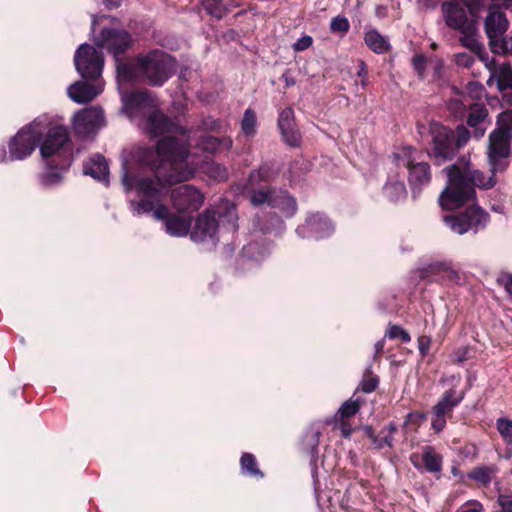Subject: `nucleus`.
<instances>
[{
	"label": "nucleus",
	"mask_w": 512,
	"mask_h": 512,
	"mask_svg": "<svg viewBox=\"0 0 512 512\" xmlns=\"http://www.w3.org/2000/svg\"><path fill=\"white\" fill-rule=\"evenodd\" d=\"M364 43L376 54H385L391 50V44L388 39L375 28L365 32Z\"/></svg>",
	"instance_id": "obj_29"
},
{
	"label": "nucleus",
	"mask_w": 512,
	"mask_h": 512,
	"mask_svg": "<svg viewBox=\"0 0 512 512\" xmlns=\"http://www.w3.org/2000/svg\"><path fill=\"white\" fill-rule=\"evenodd\" d=\"M465 5L472 15L477 14L484 6V0H465Z\"/></svg>",
	"instance_id": "obj_54"
},
{
	"label": "nucleus",
	"mask_w": 512,
	"mask_h": 512,
	"mask_svg": "<svg viewBox=\"0 0 512 512\" xmlns=\"http://www.w3.org/2000/svg\"><path fill=\"white\" fill-rule=\"evenodd\" d=\"M459 32L461 33V37L459 39L461 45L472 53L482 57L484 53V45L478 40L475 23L463 28Z\"/></svg>",
	"instance_id": "obj_28"
},
{
	"label": "nucleus",
	"mask_w": 512,
	"mask_h": 512,
	"mask_svg": "<svg viewBox=\"0 0 512 512\" xmlns=\"http://www.w3.org/2000/svg\"><path fill=\"white\" fill-rule=\"evenodd\" d=\"M201 4L206 13L217 20H221L226 13L222 0H201Z\"/></svg>",
	"instance_id": "obj_36"
},
{
	"label": "nucleus",
	"mask_w": 512,
	"mask_h": 512,
	"mask_svg": "<svg viewBox=\"0 0 512 512\" xmlns=\"http://www.w3.org/2000/svg\"><path fill=\"white\" fill-rule=\"evenodd\" d=\"M77 72L85 80L96 81L101 77L104 67V56L94 46L81 44L74 55Z\"/></svg>",
	"instance_id": "obj_12"
},
{
	"label": "nucleus",
	"mask_w": 512,
	"mask_h": 512,
	"mask_svg": "<svg viewBox=\"0 0 512 512\" xmlns=\"http://www.w3.org/2000/svg\"><path fill=\"white\" fill-rule=\"evenodd\" d=\"M441 9L445 23L451 29L460 31L474 23L468 19L465 8L458 3L445 1L442 3Z\"/></svg>",
	"instance_id": "obj_21"
},
{
	"label": "nucleus",
	"mask_w": 512,
	"mask_h": 512,
	"mask_svg": "<svg viewBox=\"0 0 512 512\" xmlns=\"http://www.w3.org/2000/svg\"><path fill=\"white\" fill-rule=\"evenodd\" d=\"M490 71V77L487 85L491 86L496 83L497 89L504 92L512 89V67L508 63L497 65L494 61L487 65Z\"/></svg>",
	"instance_id": "obj_25"
},
{
	"label": "nucleus",
	"mask_w": 512,
	"mask_h": 512,
	"mask_svg": "<svg viewBox=\"0 0 512 512\" xmlns=\"http://www.w3.org/2000/svg\"><path fill=\"white\" fill-rule=\"evenodd\" d=\"M418 349L422 357H425L428 355L430 351V347L432 344V339L430 336L427 335H421L418 337Z\"/></svg>",
	"instance_id": "obj_50"
},
{
	"label": "nucleus",
	"mask_w": 512,
	"mask_h": 512,
	"mask_svg": "<svg viewBox=\"0 0 512 512\" xmlns=\"http://www.w3.org/2000/svg\"><path fill=\"white\" fill-rule=\"evenodd\" d=\"M488 115L485 107H476L472 109L467 116V125L470 127H477L481 124Z\"/></svg>",
	"instance_id": "obj_43"
},
{
	"label": "nucleus",
	"mask_w": 512,
	"mask_h": 512,
	"mask_svg": "<svg viewBox=\"0 0 512 512\" xmlns=\"http://www.w3.org/2000/svg\"><path fill=\"white\" fill-rule=\"evenodd\" d=\"M397 430H398L397 425L393 422H390L387 426H385L380 431V434L391 435L393 437V434L396 433Z\"/></svg>",
	"instance_id": "obj_61"
},
{
	"label": "nucleus",
	"mask_w": 512,
	"mask_h": 512,
	"mask_svg": "<svg viewBox=\"0 0 512 512\" xmlns=\"http://www.w3.org/2000/svg\"><path fill=\"white\" fill-rule=\"evenodd\" d=\"M487 156H488V162H489V166H490L491 176L496 177L497 173H502L508 168V166H509L508 158L510 155H503V156L487 155Z\"/></svg>",
	"instance_id": "obj_38"
},
{
	"label": "nucleus",
	"mask_w": 512,
	"mask_h": 512,
	"mask_svg": "<svg viewBox=\"0 0 512 512\" xmlns=\"http://www.w3.org/2000/svg\"><path fill=\"white\" fill-rule=\"evenodd\" d=\"M271 175V168L268 165L261 166L258 170L252 171L249 175V183L254 185L260 181H268Z\"/></svg>",
	"instance_id": "obj_45"
},
{
	"label": "nucleus",
	"mask_w": 512,
	"mask_h": 512,
	"mask_svg": "<svg viewBox=\"0 0 512 512\" xmlns=\"http://www.w3.org/2000/svg\"><path fill=\"white\" fill-rule=\"evenodd\" d=\"M214 170H215V175L214 177L219 179V180H224L227 178V170L225 167L221 166V165H216L214 167Z\"/></svg>",
	"instance_id": "obj_59"
},
{
	"label": "nucleus",
	"mask_w": 512,
	"mask_h": 512,
	"mask_svg": "<svg viewBox=\"0 0 512 512\" xmlns=\"http://www.w3.org/2000/svg\"><path fill=\"white\" fill-rule=\"evenodd\" d=\"M240 468L242 474L256 479H263L265 476L258 467V462L255 455L249 452H244L241 455Z\"/></svg>",
	"instance_id": "obj_31"
},
{
	"label": "nucleus",
	"mask_w": 512,
	"mask_h": 512,
	"mask_svg": "<svg viewBox=\"0 0 512 512\" xmlns=\"http://www.w3.org/2000/svg\"><path fill=\"white\" fill-rule=\"evenodd\" d=\"M103 118L102 110L91 107L78 111L73 118V126L78 134H90Z\"/></svg>",
	"instance_id": "obj_22"
},
{
	"label": "nucleus",
	"mask_w": 512,
	"mask_h": 512,
	"mask_svg": "<svg viewBox=\"0 0 512 512\" xmlns=\"http://www.w3.org/2000/svg\"><path fill=\"white\" fill-rule=\"evenodd\" d=\"M256 123V113L252 108H247L241 121L242 131L248 136L254 135Z\"/></svg>",
	"instance_id": "obj_40"
},
{
	"label": "nucleus",
	"mask_w": 512,
	"mask_h": 512,
	"mask_svg": "<svg viewBox=\"0 0 512 512\" xmlns=\"http://www.w3.org/2000/svg\"><path fill=\"white\" fill-rule=\"evenodd\" d=\"M501 282L506 293L512 297V274L505 275Z\"/></svg>",
	"instance_id": "obj_56"
},
{
	"label": "nucleus",
	"mask_w": 512,
	"mask_h": 512,
	"mask_svg": "<svg viewBox=\"0 0 512 512\" xmlns=\"http://www.w3.org/2000/svg\"><path fill=\"white\" fill-rule=\"evenodd\" d=\"M394 159L399 167L408 171V183L413 197L419 195L432 180L431 166L422 160V152L412 146H403L394 153Z\"/></svg>",
	"instance_id": "obj_8"
},
{
	"label": "nucleus",
	"mask_w": 512,
	"mask_h": 512,
	"mask_svg": "<svg viewBox=\"0 0 512 512\" xmlns=\"http://www.w3.org/2000/svg\"><path fill=\"white\" fill-rule=\"evenodd\" d=\"M465 390L454 388L446 390L432 408L431 427L436 434L444 430L447 418L452 416L454 408L458 407L465 398Z\"/></svg>",
	"instance_id": "obj_13"
},
{
	"label": "nucleus",
	"mask_w": 512,
	"mask_h": 512,
	"mask_svg": "<svg viewBox=\"0 0 512 512\" xmlns=\"http://www.w3.org/2000/svg\"><path fill=\"white\" fill-rule=\"evenodd\" d=\"M426 420V414L419 411H413L406 415L404 425L409 424L419 427Z\"/></svg>",
	"instance_id": "obj_47"
},
{
	"label": "nucleus",
	"mask_w": 512,
	"mask_h": 512,
	"mask_svg": "<svg viewBox=\"0 0 512 512\" xmlns=\"http://www.w3.org/2000/svg\"><path fill=\"white\" fill-rule=\"evenodd\" d=\"M85 175L91 176L93 179L109 184V166L106 158L100 154L91 156L83 165Z\"/></svg>",
	"instance_id": "obj_26"
},
{
	"label": "nucleus",
	"mask_w": 512,
	"mask_h": 512,
	"mask_svg": "<svg viewBox=\"0 0 512 512\" xmlns=\"http://www.w3.org/2000/svg\"><path fill=\"white\" fill-rule=\"evenodd\" d=\"M281 79L285 82V87L289 88L291 86H294L296 84V80L293 76H291L290 69H287L281 76Z\"/></svg>",
	"instance_id": "obj_57"
},
{
	"label": "nucleus",
	"mask_w": 512,
	"mask_h": 512,
	"mask_svg": "<svg viewBox=\"0 0 512 512\" xmlns=\"http://www.w3.org/2000/svg\"><path fill=\"white\" fill-rule=\"evenodd\" d=\"M512 129L509 125H498L489 134L487 155H510Z\"/></svg>",
	"instance_id": "obj_20"
},
{
	"label": "nucleus",
	"mask_w": 512,
	"mask_h": 512,
	"mask_svg": "<svg viewBox=\"0 0 512 512\" xmlns=\"http://www.w3.org/2000/svg\"><path fill=\"white\" fill-rule=\"evenodd\" d=\"M420 277L428 282L446 285L457 284L461 280L459 271L448 262H435L427 265L421 270Z\"/></svg>",
	"instance_id": "obj_18"
},
{
	"label": "nucleus",
	"mask_w": 512,
	"mask_h": 512,
	"mask_svg": "<svg viewBox=\"0 0 512 512\" xmlns=\"http://www.w3.org/2000/svg\"><path fill=\"white\" fill-rule=\"evenodd\" d=\"M383 193L391 202L396 203L402 199H405L407 195V190L404 182L393 181L387 182L384 185Z\"/></svg>",
	"instance_id": "obj_34"
},
{
	"label": "nucleus",
	"mask_w": 512,
	"mask_h": 512,
	"mask_svg": "<svg viewBox=\"0 0 512 512\" xmlns=\"http://www.w3.org/2000/svg\"><path fill=\"white\" fill-rule=\"evenodd\" d=\"M187 153L185 144L172 138L161 140L158 150H145L141 161L156 167V176L137 179L135 189L140 200L131 202L138 215L153 212L154 218L164 222L171 236H186L192 224L190 216L171 213L164 204L170 186L194 176V169L186 162Z\"/></svg>",
	"instance_id": "obj_1"
},
{
	"label": "nucleus",
	"mask_w": 512,
	"mask_h": 512,
	"mask_svg": "<svg viewBox=\"0 0 512 512\" xmlns=\"http://www.w3.org/2000/svg\"><path fill=\"white\" fill-rule=\"evenodd\" d=\"M364 400L361 397H355V394L346 400L335 413L331 423L341 432L344 439H350L354 429L350 423V418L359 413Z\"/></svg>",
	"instance_id": "obj_17"
},
{
	"label": "nucleus",
	"mask_w": 512,
	"mask_h": 512,
	"mask_svg": "<svg viewBox=\"0 0 512 512\" xmlns=\"http://www.w3.org/2000/svg\"><path fill=\"white\" fill-rule=\"evenodd\" d=\"M503 43L506 46V49H503L504 51L493 52L494 54H502V55L512 54V34L509 39L507 37H505V35H504Z\"/></svg>",
	"instance_id": "obj_58"
},
{
	"label": "nucleus",
	"mask_w": 512,
	"mask_h": 512,
	"mask_svg": "<svg viewBox=\"0 0 512 512\" xmlns=\"http://www.w3.org/2000/svg\"><path fill=\"white\" fill-rule=\"evenodd\" d=\"M320 435L321 433L319 431H312L310 435H307V437L310 438L308 443L312 448L318 446Z\"/></svg>",
	"instance_id": "obj_62"
},
{
	"label": "nucleus",
	"mask_w": 512,
	"mask_h": 512,
	"mask_svg": "<svg viewBox=\"0 0 512 512\" xmlns=\"http://www.w3.org/2000/svg\"><path fill=\"white\" fill-rule=\"evenodd\" d=\"M302 228L308 229L317 238L327 237L334 230L330 219L320 212L309 213Z\"/></svg>",
	"instance_id": "obj_27"
},
{
	"label": "nucleus",
	"mask_w": 512,
	"mask_h": 512,
	"mask_svg": "<svg viewBox=\"0 0 512 512\" xmlns=\"http://www.w3.org/2000/svg\"><path fill=\"white\" fill-rule=\"evenodd\" d=\"M474 57L466 52L457 53L455 55V63L458 66L470 68L474 64Z\"/></svg>",
	"instance_id": "obj_51"
},
{
	"label": "nucleus",
	"mask_w": 512,
	"mask_h": 512,
	"mask_svg": "<svg viewBox=\"0 0 512 512\" xmlns=\"http://www.w3.org/2000/svg\"><path fill=\"white\" fill-rule=\"evenodd\" d=\"M350 29L349 20L342 15L332 18L330 22V30L332 33L346 34Z\"/></svg>",
	"instance_id": "obj_44"
},
{
	"label": "nucleus",
	"mask_w": 512,
	"mask_h": 512,
	"mask_svg": "<svg viewBox=\"0 0 512 512\" xmlns=\"http://www.w3.org/2000/svg\"><path fill=\"white\" fill-rule=\"evenodd\" d=\"M455 362L460 364L473 357V349L469 346L460 347L455 351Z\"/></svg>",
	"instance_id": "obj_49"
},
{
	"label": "nucleus",
	"mask_w": 512,
	"mask_h": 512,
	"mask_svg": "<svg viewBox=\"0 0 512 512\" xmlns=\"http://www.w3.org/2000/svg\"><path fill=\"white\" fill-rule=\"evenodd\" d=\"M222 218L227 219L233 230L237 229V208L233 203L226 202L218 211L206 209L197 216L190 232L191 239L194 242L218 241L219 220Z\"/></svg>",
	"instance_id": "obj_7"
},
{
	"label": "nucleus",
	"mask_w": 512,
	"mask_h": 512,
	"mask_svg": "<svg viewBox=\"0 0 512 512\" xmlns=\"http://www.w3.org/2000/svg\"><path fill=\"white\" fill-rule=\"evenodd\" d=\"M409 461L418 471H425L433 474L436 479H440L443 469V456L438 453L435 447L426 445L422 447V452H413L409 456Z\"/></svg>",
	"instance_id": "obj_16"
},
{
	"label": "nucleus",
	"mask_w": 512,
	"mask_h": 512,
	"mask_svg": "<svg viewBox=\"0 0 512 512\" xmlns=\"http://www.w3.org/2000/svg\"><path fill=\"white\" fill-rule=\"evenodd\" d=\"M384 346H385V341H384V339L379 340V341H377V342L375 343V345H374V348H375V355H374V358L379 357V356L383 353Z\"/></svg>",
	"instance_id": "obj_63"
},
{
	"label": "nucleus",
	"mask_w": 512,
	"mask_h": 512,
	"mask_svg": "<svg viewBox=\"0 0 512 512\" xmlns=\"http://www.w3.org/2000/svg\"><path fill=\"white\" fill-rule=\"evenodd\" d=\"M171 202L178 213H192L202 206L204 195L194 186L184 184L172 190Z\"/></svg>",
	"instance_id": "obj_15"
},
{
	"label": "nucleus",
	"mask_w": 512,
	"mask_h": 512,
	"mask_svg": "<svg viewBox=\"0 0 512 512\" xmlns=\"http://www.w3.org/2000/svg\"><path fill=\"white\" fill-rule=\"evenodd\" d=\"M447 176V183L439 196V205L444 210H455L476 198V188L488 190L493 188L496 177L471 167L470 161L463 159L442 170Z\"/></svg>",
	"instance_id": "obj_2"
},
{
	"label": "nucleus",
	"mask_w": 512,
	"mask_h": 512,
	"mask_svg": "<svg viewBox=\"0 0 512 512\" xmlns=\"http://www.w3.org/2000/svg\"><path fill=\"white\" fill-rule=\"evenodd\" d=\"M431 140L428 155L436 165L451 161L470 140L471 134L464 125H458L454 130L432 121L429 124Z\"/></svg>",
	"instance_id": "obj_4"
},
{
	"label": "nucleus",
	"mask_w": 512,
	"mask_h": 512,
	"mask_svg": "<svg viewBox=\"0 0 512 512\" xmlns=\"http://www.w3.org/2000/svg\"><path fill=\"white\" fill-rule=\"evenodd\" d=\"M371 444L374 449L381 450L384 447H393L394 437L391 435L376 434L371 440Z\"/></svg>",
	"instance_id": "obj_46"
},
{
	"label": "nucleus",
	"mask_w": 512,
	"mask_h": 512,
	"mask_svg": "<svg viewBox=\"0 0 512 512\" xmlns=\"http://www.w3.org/2000/svg\"><path fill=\"white\" fill-rule=\"evenodd\" d=\"M459 512H483V505L478 501H472L469 506L463 507Z\"/></svg>",
	"instance_id": "obj_55"
},
{
	"label": "nucleus",
	"mask_w": 512,
	"mask_h": 512,
	"mask_svg": "<svg viewBox=\"0 0 512 512\" xmlns=\"http://www.w3.org/2000/svg\"><path fill=\"white\" fill-rule=\"evenodd\" d=\"M124 107L127 112L133 114L146 109H155L156 99L147 89L134 90L123 97Z\"/></svg>",
	"instance_id": "obj_23"
},
{
	"label": "nucleus",
	"mask_w": 512,
	"mask_h": 512,
	"mask_svg": "<svg viewBox=\"0 0 512 512\" xmlns=\"http://www.w3.org/2000/svg\"><path fill=\"white\" fill-rule=\"evenodd\" d=\"M498 503L501 506V512H512V495H499Z\"/></svg>",
	"instance_id": "obj_53"
},
{
	"label": "nucleus",
	"mask_w": 512,
	"mask_h": 512,
	"mask_svg": "<svg viewBox=\"0 0 512 512\" xmlns=\"http://www.w3.org/2000/svg\"><path fill=\"white\" fill-rule=\"evenodd\" d=\"M275 191L276 190L271 187L253 190L250 198L251 203L254 206H260L263 204L271 206Z\"/></svg>",
	"instance_id": "obj_35"
},
{
	"label": "nucleus",
	"mask_w": 512,
	"mask_h": 512,
	"mask_svg": "<svg viewBox=\"0 0 512 512\" xmlns=\"http://www.w3.org/2000/svg\"><path fill=\"white\" fill-rule=\"evenodd\" d=\"M497 472V467L495 465H486V466H478L473 468L468 474L467 477L478 484L487 487L491 481L492 476Z\"/></svg>",
	"instance_id": "obj_32"
},
{
	"label": "nucleus",
	"mask_w": 512,
	"mask_h": 512,
	"mask_svg": "<svg viewBox=\"0 0 512 512\" xmlns=\"http://www.w3.org/2000/svg\"><path fill=\"white\" fill-rule=\"evenodd\" d=\"M509 28L506 14L497 5H490L484 21L485 33L489 39V47L492 52L504 51L503 36Z\"/></svg>",
	"instance_id": "obj_14"
},
{
	"label": "nucleus",
	"mask_w": 512,
	"mask_h": 512,
	"mask_svg": "<svg viewBox=\"0 0 512 512\" xmlns=\"http://www.w3.org/2000/svg\"><path fill=\"white\" fill-rule=\"evenodd\" d=\"M67 169L60 168H50L46 166V171L39 174L38 181L41 187L50 188L52 186H56L60 184L63 180V176L61 171H66Z\"/></svg>",
	"instance_id": "obj_33"
},
{
	"label": "nucleus",
	"mask_w": 512,
	"mask_h": 512,
	"mask_svg": "<svg viewBox=\"0 0 512 512\" xmlns=\"http://www.w3.org/2000/svg\"><path fill=\"white\" fill-rule=\"evenodd\" d=\"M102 92L99 84L77 81L68 88L69 97L78 104H86L94 100Z\"/></svg>",
	"instance_id": "obj_24"
},
{
	"label": "nucleus",
	"mask_w": 512,
	"mask_h": 512,
	"mask_svg": "<svg viewBox=\"0 0 512 512\" xmlns=\"http://www.w3.org/2000/svg\"><path fill=\"white\" fill-rule=\"evenodd\" d=\"M427 60L424 55H415L412 58V66L417 75L420 78L424 77V73L426 70Z\"/></svg>",
	"instance_id": "obj_48"
},
{
	"label": "nucleus",
	"mask_w": 512,
	"mask_h": 512,
	"mask_svg": "<svg viewBox=\"0 0 512 512\" xmlns=\"http://www.w3.org/2000/svg\"><path fill=\"white\" fill-rule=\"evenodd\" d=\"M271 207L279 209L286 217H292L297 212L296 199L287 191H275Z\"/></svg>",
	"instance_id": "obj_30"
},
{
	"label": "nucleus",
	"mask_w": 512,
	"mask_h": 512,
	"mask_svg": "<svg viewBox=\"0 0 512 512\" xmlns=\"http://www.w3.org/2000/svg\"><path fill=\"white\" fill-rule=\"evenodd\" d=\"M94 44L100 49H105L113 56L117 68L120 63H129L123 61V56L133 47L134 38L125 29L104 27L94 39Z\"/></svg>",
	"instance_id": "obj_10"
},
{
	"label": "nucleus",
	"mask_w": 512,
	"mask_h": 512,
	"mask_svg": "<svg viewBox=\"0 0 512 512\" xmlns=\"http://www.w3.org/2000/svg\"><path fill=\"white\" fill-rule=\"evenodd\" d=\"M39 148L47 167L69 169L73 163V143L64 126L50 127Z\"/></svg>",
	"instance_id": "obj_5"
},
{
	"label": "nucleus",
	"mask_w": 512,
	"mask_h": 512,
	"mask_svg": "<svg viewBox=\"0 0 512 512\" xmlns=\"http://www.w3.org/2000/svg\"><path fill=\"white\" fill-rule=\"evenodd\" d=\"M42 140L36 121L23 126L8 142L9 160H24L32 155Z\"/></svg>",
	"instance_id": "obj_11"
},
{
	"label": "nucleus",
	"mask_w": 512,
	"mask_h": 512,
	"mask_svg": "<svg viewBox=\"0 0 512 512\" xmlns=\"http://www.w3.org/2000/svg\"><path fill=\"white\" fill-rule=\"evenodd\" d=\"M385 337L389 339H400L402 343H409L411 341V336L405 329L400 325L392 323L388 324Z\"/></svg>",
	"instance_id": "obj_42"
},
{
	"label": "nucleus",
	"mask_w": 512,
	"mask_h": 512,
	"mask_svg": "<svg viewBox=\"0 0 512 512\" xmlns=\"http://www.w3.org/2000/svg\"><path fill=\"white\" fill-rule=\"evenodd\" d=\"M282 140L290 147H299L302 136L295 122L294 110L291 107L284 108L277 121Z\"/></svg>",
	"instance_id": "obj_19"
},
{
	"label": "nucleus",
	"mask_w": 512,
	"mask_h": 512,
	"mask_svg": "<svg viewBox=\"0 0 512 512\" xmlns=\"http://www.w3.org/2000/svg\"><path fill=\"white\" fill-rule=\"evenodd\" d=\"M368 75V68L366 63L363 60L358 61V70L357 76L360 78H365Z\"/></svg>",
	"instance_id": "obj_60"
},
{
	"label": "nucleus",
	"mask_w": 512,
	"mask_h": 512,
	"mask_svg": "<svg viewBox=\"0 0 512 512\" xmlns=\"http://www.w3.org/2000/svg\"><path fill=\"white\" fill-rule=\"evenodd\" d=\"M145 129L147 133L152 137L162 136L156 143L155 147H144L137 151L136 160L137 162L154 172L156 176V167H153L147 163L141 161L142 153L147 149L158 150V144L165 138H172L179 142H183L188 150L187 158L190 155V144L189 135L187 131L174 122L170 117L165 115L159 109L152 110L146 118Z\"/></svg>",
	"instance_id": "obj_6"
},
{
	"label": "nucleus",
	"mask_w": 512,
	"mask_h": 512,
	"mask_svg": "<svg viewBox=\"0 0 512 512\" xmlns=\"http://www.w3.org/2000/svg\"><path fill=\"white\" fill-rule=\"evenodd\" d=\"M363 433L364 435L369 439L371 440L372 438H374V436L376 435L373 427L371 425H365L363 428Z\"/></svg>",
	"instance_id": "obj_64"
},
{
	"label": "nucleus",
	"mask_w": 512,
	"mask_h": 512,
	"mask_svg": "<svg viewBox=\"0 0 512 512\" xmlns=\"http://www.w3.org/2000/svg\"><path fill=\"white\" fill-rule=\"evenodd\" d=\"M312 43V37L309 35H304L293 44V49L297 52L304 51L308 49L312 45Z\"/></svg>",
	"instance_id": "obj_52"
},
{
	"label": "nucleus",
	"mask_w": 512,
	"mask_h": 512,
	"mask_svg": "<svg viewBox=\"0 0 512 512\" xmlns=\"http://www.w3.org/2000/svg\"><path fill=\"white\" fill-rule=\"evenodd\" d=\"M178 67L174 56L161 49H152L138 54L131 63H120L117 67L119 81L139 82L151 87H162L173 77Z\"/></svg>",
	"instance_id": "obj_3"
},
{
	"label": "nucleus",
	"mask_w": 512,
	"mask_h": 512,
	"mask_svg": "<svg viewBox=\"0 0 512 512\" xmlns=\"http://www.w3.org/2000/svg\"><path fill=\"white\" fill-rule=\"evenodd\" d=\"M225 142L224 139L211 136V135H205L202 136L198 141V147L202 149L203 151L214 153L218 151L222 144Z\"/></svg>",
	"instance_id": "obj_39"
},
{
	"label": "nucleus",
	"mask_w": 512,
	"mask_h": 512,
	"mask_svg": "<svg viewBox=\"0 0 512 512\" xmlns=\"http://www.w3.org/2000/svg\"><path fill=\"white\" fill-rule=\"evenodd\" d=\"M379 385V377L374 375L370 369H367L364 372L363 378L357 388V391H362L364 393H372L374 392Z\"/></svg>",
	"instance_id": "obj_37"
},
{
	"label": "nucleus",
	"mask_w": 512,
	"mask_h": 512,
	"mask_svg": "<svg viewBox=\"0 0 512 512\" xmlns=\"http://www.w3.org/2000/svg\"><path fill=\"white\" fill-rule=\"evenodd\" d=\"M443 221L454 233L463 235L469 231L478 233L490 221V215L479 205L473 204L443 217Z\"/></svg>",
	"instance_id": "obj_9"
},
{
	"label": "nucleus",
	"mask_w": 512,
	"mask_h": 512,
	"mask_svg": "<svg viewBox=\"0 0 512 512\" xmlns=\"http://www.w3.org/2000/svg\"><path fill=\"white\" fill-rule=\"evenodd\" d=\"M496 427L503 441L507 445H512V420L508 418H498Z\"/></svg>",
	"instance_id": "obj_41"
}]
</instances>
